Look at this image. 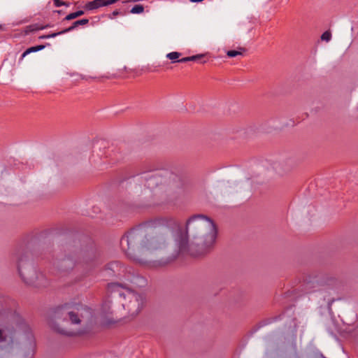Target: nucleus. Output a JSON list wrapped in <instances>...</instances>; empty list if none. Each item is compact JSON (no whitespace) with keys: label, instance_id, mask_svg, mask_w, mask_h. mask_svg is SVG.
<instances>
[{"label":"nucleus","instance_id":"9","mask_svg":"<svg viewBox=\"0 0 358 358\" xmlns=\"http://www.w3.org/2000/svg\"><path fill=\"white\" fill-rule=\"evenodd\" d=\"M270 171L273 174L281 176L288 171L290 167L286 165L284 162H275L270 164Z\"/></svg>","mask_w":358,"mask_h":358},{"label":"nucleus","instance_id":"15","mask_svg":"<svg viewBox=\"0 0 358 358\" xmlns=\"http://www.w3.org/2000/svg\"><path fill=\"white\" fill-rule=\"evenodd\" d=\"M244 48H240V50H229L227 52V55L229 57H235L238 55H242Z\"/></svg>","mask_w":358,"mask_h":358},{"label":"nucleus","instance_id":"12","mask_svg":"<svg viewBox=\"0 0 358 358\" xmlns=\"http://www.w3.org/2000/svg\"><path fill=\"white\" fill-rule=\"evenodd\" d=\"M74 263L70 259H63L61 262V267L63 270H69L73 267Z\"/></svg>","mask_w":358,"mask_h":358},{"label":"nucleus","instance_id":"14","mask_svg":"<svg viewBox=\"0 0 358 358\" xmlns=\"http://www.w3.org/2000/svg\"><path fill=\"white\" fill-rule=\"evenodd\" d=\"M83 14H84L83 10H78L76 12H74V13L67 15L64 20H73L75 18H77V17L83 15Z\"/></svg>","mask_w":358,"mask_h":358},{"label":"nucleus","instance_id":"10","mask_svg":"<svg viewBox=\"0 0 358 358\" xmlns=\"http://www.w3.org/2000/svg\"><path fill=\"white\" fill-rule=\"evenodd\" d=\"M110 4H113L110 3V0H94L92 1L87 2L85 6V8L91 10Z\"/></svg>","mask_w":358,"mask_h":358},{"label":"nucleus","instance_id":"18","mask_svg":"<svg viewBox=\"0 0 358 358\" xmlns=\"http://www.w3.org/2000/svg\"><path fill=\"white\" fill-rule=\"evenodd\" d=\"M180 56V53L178 52H172L166 55V57L172 60L173 62H176V59H178Z\"/></svg>","mask_w":358,"mask_h":358},{"label":"nucleus","instance_id":"22","mask_svg":"<svg viewBox=\"0 0 358 358\" xmlns=\"http://www.w3.org/2000/svg\"><path fill=\"white\" fill-rule=\"evenodd\" d=\"M118 0H110V3H115L116 1H117Z\"/></svg>","mask_w":358,"mask_h":358},{"label":"nucleus","instance_id":"21","mask_svg":"<svg viewBox=\"0 0 358 358\" xmlns=\"http://www.w3.org/2000/svg\"><path fill=\"white\" fill-rule=\"evenodd\" d=\"M43 29V27H35V28L30 29V31H34V30Z\"/></svg>","mask_w":358,"mask_h":358},{"label":"nucleus","instance_id":"8","mask_svg":"<svg viewBox=\"0 0 358 358\" xmlns=\"http://www.w3.org/2000/svg\"><path fill=\"white\" fill-rule=\"evenodd\" d=\"M88 22H89V20L88 19L79 20H77V21L74 22L72 24V25L71 27H69V28H67V29H64V30H62L61 31L57 32V33H53L52 34H49V35H46V36H41V38H54V37H55V36H57L58 35H60V34H65V33L71 31L72 30H73L74 29L78 27V26L85 25Z\"/></svg>","mask_w":358,"mask_h":358},{"label":"nucleus","instance_id":"7","mask_svg":"<svg viewBox=\"0 0 358 358\" xmlns=\"http://www.w3.org/2000/svg\"><path fill=\"white\" fill-rule=\"evenodd\" d=\"M179 180V178L173 173L166 172L164 176L160 173H154L150 175L146 180L145 186L149 189H154L159 185H170L172 181Z\"/></svg>","mask_w":358,"mask_h":358},{"label":"nucleus","instance_id":"23","mask_svg":"<svg viewBox=\"0 0 358 358\" xmlns=\"http://www.w3.org/2000/svg\"><path fill=\"white\" fill-rule=\"evenodd\" d=\"M113 14H114V15H117V11H115V12H113Z\"/></svg>","mask_w":358,"mask_h":358},{"label":"nucleus","instance_id":"5","mask_svg":"<svg viewBox=\"0 0 358 358\" xmlns=\"http://www.w3.org/2000/svg\"><path fill=\"white\" fill-rule=\"evenodd\" d=\"M16 259L18 273L26 284L37 287L45 286L47 284L45 275L37 271L28 252H17Z\"/></svg>","mask_w":358,"mask_h":358},{"label":"nucleus","instance_id":"13","mask_svg":"<svg viewBox=\"0 0 358 358\" xmlns=\"http://www.w3.org/2000/svg\"><path fill=\"white\" fill-rule=\"evenodd\" d=\"M43 48H44L43 45H38V46H34V47H31V48H28L27 50H25L22 53V55L21 56V59H23L24 57H25L28 54H29L31 52H36V51L41 50Z\"/></svg>","mask_w":358,"mask_h":358},{"label":"nucleus","instance_id":"1","mask_svg":"<svg viewBox=\"0 0 358 358\" xmlns=\"http://www.w3.org/2000/svg\"><path fill=\"white\" fill-rule=\"evenodd\" d=\"M186 234L180 222L170 217L169 226H154L152 222L132 229L120 245L127 255L141 264L157 266L167 264L179 254L201 255L213 247L217 229L211 218L203 215L191 217L186 222Z\"/></svg>","mask_w":358,"mask_h":358},{"label":"nucleus","instance_id":"6","mask_svg":"<svg viewBox=\"0 0 358 358\" xmlns=\"http://www.w3.org/2000/svg\"><path fill=\"white\" fill-rule=\"evenodd\" d=\"M103 272L105 276L115 277L121 281L118 283L122 286H129L130 283L136 284L138 280V277L134 274L131 268L124 266L117 261L108 263Z\"/></svg>","mask_w":358,"mask_h":358},{"label":"nucleus","instance_id":"2","mask_svg":"<svg viewBox=\"0 0 358 358\" xmlns=\"http://www.w3.org/2000/svg\"><path fill=\"white\" fill-rule=\"evenodd\" d=\"M36 349L34 336L25 322L16 329L0 326V358H33Z\"/></svg>","mask_w":358,"mask_h":358},{"label":"nucleus","instance_id":"4","mask_svg":"<svg viewBox=\"0 0 358 358\" xmlns=\"http://www.w3.org/2000/svg\"><path fill=\"white\" fill-rule=\"evenodd\" d=\"M64 320H69L72 324L80 325V327L76 331H63L67 335H77L84 334L95 321L92 310L82 304L73 303L66 304L61 308Z\"/></svg>","mask_w":358,"mask_h":358},{"label":"nucleus","instance_id":"20","mask_svg":"<svg viewBox=\"0 0 358 358\" xmlns=\"http://www.w3.org/2000/svg\"><path fill=\"white\" fill-rule=\"evenodd\" d=\"M54 1V3H55V6L56 7H59L61 6H70V3L66 2V1H63L62 0H52Z\"/></svg>","mask_w":358,"mask_h":358},{"label":"nucleus","instance_id":"19","mask_svg":"<svg viewBox=\"0 0 358 358\" xmlns=\"http://www.w3.org/2000/svg\"><path fill=\"white\" fill-rule=\"evenodd\" d=\"M331 38V34L329 31H324L322 36H321V39L322 41H325L327 42H329Z\"/></svg>","mask_w":358,"mask_h":358},{"label":"nucleus","instance_id":"16","mask_svg":"<svg viewBox=\"0 0 358 358\" xmlns=\"http://www.w3.org/2000/svg\"><path fill=\"white\" fill-rule=\"evenodd\" d=\"M144 10V7L142 5H135L131 10V13L133 14H140Z\"/></svg>","mask_w":358,"mask_h":358},{"label":"nucleus","instance_id":"17","mask_svg":"<svg viewBox=\"0 0 358 358\" xmlns=\"http://www.w3.org/2000/svg\"><path fill=\"white\" fill-rule=\"evenodd\" d=\"M201 57V55H194V56H192V57H184V58L177 60V62L183 63V62H187L189 61H196Z\"/></svg>","mask_w":358,"mask_h":358},{"label":"nucleus","instance_id":"3","mask_svg":"<svg viewBox=\"0 0 358 358\" xmlns=\"http://www.w3.org/2000/svg\"><path fill=\"white\" fill-rule=\"evenodd\" d=\"M107 292L121 304L123 309L127 310L128 314L135 317L141 310L144 297L143 295L132 291L129 286H122L117 282L108 284Z\"/></svg>","mask_w":358,"mask_h":358},{"label":"nucleus","instance_id":"11","mask_svg":"<svg viewBox=\"0 0 358 358\" xmlns=\"http://www.w3.org/2000/svg\"><path fill=\"white\" fill-rule=\"evenodd\" d=\"M111 303L112 301H106L103 303L101 306V313L103 315L106 316L113 312L111 310Z\"/></svg>","mask_w":358,"mask_h":358}]
</instances>
